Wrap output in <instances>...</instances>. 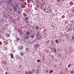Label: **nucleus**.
Masks as SVG:
<instances>
[{
	"label": "nucleus",
	"instance_id": "21",
	"mask_svg": "<svg viewBox=\"0 0 74 74\" xmlns=\"http://www.w3.org/2000/svg\"><path fill=\"white\" fill-rule=\"evenodd\" d=\"M65 17V16L64 15H63L62 16V17L63 18H64Z\"/></svg>",
	"mask_w": 74,
	"mask_h": 74
},
{
	"label": "nucleus",
	"instance_id": "7",
	"mask_svg": "<svg viewBox=\"0 0 74 74\" xmlns=\"http://www.w3.org/2000/svg\"><path fill=\"white\" fill-rule=\"evenodd\" d=\"M8 1L9 4H10V3H12V1H11V0H9Z\"/></svg>",
	"mask_w": 74,
	"mask_h": 74
},
{
	"label": "nucleus",
	"instance_id": "20",
	"mask_svg": "<svg viewBox=\"0 0 74 74\" xmlns=\"http://www.w3.org/2000/svg\"><path fill=\"white\" fill-rule=\"evenodd\" d=\"M74 73V72H73V71H71V73Z\"/></svg>",
	"mask_w": 74,
	"mask_h": 74
},
{
	"label": "nucleus",
	"instance_id": "13",
	"mask_svg": "<svg viewBox=\"0 0 74 74\" xmlns=\"http://www.w3.org/2000/svg\"><path fill=\"white\" fill-rule=\"evenodd\" d=\"M37 62H38L39 63H40V62H41V60H37Z\"/></svg>",
	"mask_w": 74,
	"mask_h": 74
},
{
	"label": "nucleus",
	"instance_id": "19",
	"mask_svg": "<svg viewBox=\"0 0 74 74\" xmlns=\"http://www.w3.org/2000/svg\"><path fill=\"white\" fill-rule=\"evenodd\" d=\"M55 42H58V41L57 40H55Z\"/></svg>",
	"mask_w": 74,
	"mask_h": 74
},
{
	"label": "nucleus",
	"instance_id": "6",
	"mask_svg": "<svg viewBox=\"0 0 74 74\" xmlns=\"http://www.w3.org/2000/svg\"><path fill=\"white\" fill-rule=\"evenodd\" d=\"M25 7V5L24 4H22L21 5V7L22 8H23Z\"/></svg>",
	"mask_w": 74,
	"mask_h": 74
},
{
	"label": "nucleus",
	"instance_id": "25",
	"mask_svg": "<svg viewBox=\"0 0 74 74\" xmlns=\"http://www.w3.org/2000/svg\"><path fill=\"white\" fill-rule=\"evenodd\" d=\"M48 70H46V73H48Z\"/></svg>",
	"mask_w": 74,
	"mask_h": 74
},
{
	"label": "nucleus",
	"instance_id": "18",
	"mask_svg": "<svg viewBox=\"0 0 74 74\" xmlns=\"http://www.w3.org/2000/svg\"><path fill=\"white\" fill-rule=\"evenodd\" d=\"M36 30L38 29V27L37 26L36 27Z\"/></svg>",
	"mask_w": 74,
	"mask_h": 74
},
{
	"label": "nucleus",
	"instance_id": "26",
	"mask_svg": "<svg viewBox=\"0 0 74 74\" xmlns=\"http://www.w3.org/2000/svg\"><path fill=\"white\" fill-rule=\"evenodd\" d=\"M47 42V43H49V41H48Z\"/></svg>",
	"mask_w": 74,
	"mask_h": 74
},
{
	"label": "nucleus",
	"instance_id": "34",
	"mask_svg": "<svg viewBox=\"0 0 74 74\" xmlns=\"http://www.w3.org/2000/svg\"><path fill=\"white\" fill-rule=\"evenodd\" d=\"M60 19H61V18H60Z\"/></svg>",
	"mask_w": 74,
	"mask_h": 74
},
{
	"label": "nucleus",
	"instance_id": "12",
	"mask_svg": "<svg viewBox=\"0 0 74 74\" xmlns=\"http://www.w3.org/2000/svg\"><path fill=\"white\" fill-rule=\"evenodd\" d=\"M72 66L71 64H69L68 65V68H70V66Z\"/></svg>",
	"mask_w": 74,
	"mask_h": 74
},
{
	"label": "nucleus",
	"instance_id": "5",
	"mask_svg": "<svg viewBox=\"0 0 74 74\" xmlns=\"http://www.w3.org/2000/svg\"><path fill=\"white\" fill-rule=\"evenodd\" d=\"M53 71V70H51L49 71V73L50 74H51V73H52Z\"/></svg>",
	"mask_w": 74,
	"mask_h": 74
},
{
	"label": "nucleus",
	"instance_id": "28",
	"mask_svg": "<svg viewBox=\"0 0 74 74\" xmlns=\"http://www.w3.org/2000/svg\"><path fill=\"white\" fill-rule=\"evenodd\" d=\"M73 12H74V9L73 10Z\"/></svg>",
	"mask_w": 74,
	"mask_h": 74
},
{
	"label": "nucleus",
	"instance_id": "29",
	"mask_svg": "<svg viewBox=\"0 0 74 74\" xmlns=\"http://www.w3.org/2000/svg\"><path fill=\"white\" fill-rule=\"evenodd\" d=\"M7 73H8L7 72H5V74H7Z\"/></svg>",
	"mask_w": 74,
	"mask_h": 74
},
{
	"label": "nucleus",
	"instance_id": "31",
	"mask_svg": "<svg viewBox=\"0 0 74 74\" xmlns=\"http://www.w3.org/2000/svg\"><path fill=\"white\" fill-rule=\"evenodd\" d=\"M71 15L72 16L73 15L72 14H71Z\"/></svg>",
	"mask_w": 74,
	"mask_h": 74
},
{
	"label": "nucleus",
	"instance_id": "17",
	"mask_svg": "<svg viewBox=\"0 0 74 74\" xmlns=\"http://www.w3.org/2000/svg\"><path fill=\"white\" fill-rule=\"evenodd\" d=\"M25 73L26 74H29V72H27V71L25 72Z\"/></svg>",
	"mask_w": 74,
	"mask_h": 74
},
{
	"label": "nucleus",
	"instance_id": "22",
	"mask_svg": "<svg viewBox=\"0 0 74 74\" xmlns=\"http://www.w3.org/2000/svg\"><path fill=\"white\" fill-rule=\"evenodd\" d=\"M58 2H59L60 1V0H56Z\"/></svg>",
	"mask_w": 74,
	"mask_h": 74
},
{
	"label": "nucleus",
	"instance_id": "9",
	"mask_svg": "<svg viewBox=\"0 0 74 74\" xmlns=\"http://www.w3.org/2000/svg\"><path fill=\"white\" fill-rule=\"evenodd\" d=\"M26 34L27 35H29V34H30V33L28 32H26Z\"/></svg>",
	"mask_w": 74,
	"mask_h": 74
},
{
	"label": "nucleus",
	"instance_id": "32",
	"mask_svg": "<svg viewBox=\"0 0 74 74\" xmlns=\"http://www.w3.org/2000/svg\"><path fill=\"white\" fill-rule=\"evenodd\" d=\"M27 38V37H26V38Z\"/></svg>",
	"mask_w": 74,
	"mask_h": 74
},
{
	"label": "nucleus",
	"instance_id": "3",
	"mask_svg": "<svg viewBox=\"0 0 74 74\" xmlns=\"http://www.w3.org/2000/svg\"><path fill=\"white\" fill-rule=\"evenodd\" d=\"M51 49H52L53 51H54V52H56V49H55V48H54L53 49L51 48Z\"/></svg>",
	"mask_w": 74,
	"mask_h": 74
},
{
	"label": "nucleus",
	"instance_id": "1",
	"mask_svg": "<svg viewBox=\"0 0 74 74\" xmlns=\"http://www.w3.org/2000/svg\"><path fill=\"white\" fill-rule=\"evenodd\" d=\"M18 7H19V5H14V11H18L17 10H18Z\"/></svg>",
	"mask_w": 74,
	"mask_h": 74
},
{
	"label": "nucleus",
	"instance_id": "4",
	"mask_svg": "<svg viewBox=\"0 0 74 74\" xmlns=\"http://www.w3.org/2000/svg\"><path fill=\"white\" fill-rule=\"evenodd\" d=\"M18 32H19L20 33H21L22 32V31L19 29H18Z\"/></svg>",
	"mask_w": 74,
	"mask_h": 74
},
{
	"label": "nucleus",
	"instance_id": "33",
	"mask_svg": "<svg viewBox=\"0 0 74 74\" xmlns=\"http://www.w3.org/2000/svg\"><path fill=\"white\" fill-rule=\"evenodd\" d=\"M51 11H52V10H51L50 11V12H51Z\"/></svg>",
	"mask_w": 74,
	"mask_h": 74
},
{
	"label": "nucleus",
	"instance_id": "23",
	"mask_svg": "<svg viewBox=\"0 0 74 74\" xmlns=\"http://www.w3.org/2000/svg\"><path fill=\"white\" fill-rule=\"evenodd\" d=\"M32 38H34V36H31Z\"/></svg>",
	"mask_w": 74,
	"mask_h": 74
},
{
	"label": "nucleus",
	"instance_id": "15",
	"mask_svg": "<svg viewBox=\"0 0 74 74\" xmlns=\"http://www.w3.org/2000/svg\"><path fill=\"white\" fill-rule=\"evenodd\" d=\"M73 3L72 2H70V5H73Z\"/></svg>",
	"mask_w": 74,
	"mask_h": 74
},
{
	"label": "nucleus",
	"instance_id": "14",
	"mask_svg": "<svg viewBox=\"0 0 74 74\" xmlns=\"http://www.w3.org/2000/svg\"><path fill=\"white\" fill-rule=\"evenodd\" d=\"M32 73H33V72L30 71L29 73V74H32Z\"/></svg>",
	"mask_w": 74,
	"mask_h": 74
},
{
	"label": "nucleus",
	"instance_id": "30",
	"mask_svg": "<svg viewBox=\"0 0 74 74\" xmlns=\"http://www.w3.org/2000/svg\"><path fill=\"white\" fill-rule=\"evenodd\" d=\"M47 12V13H48V12H47H47Z\"/></svg>",
	"mask_w": 74,
	"mask_h": 74
},
{
	"label": "nucleus",
	"instance_id": "2",
	"mask_svg": "<svg viewBox=\"0 0 74 74\" xmlns=\"http://www.w3.org/2000/svg\"><path fill=\"white\" fill-rule=\"evenodd\" d=\"M35 47L36 48H38V47H40V45L39 44H37L35 46Z\"/></svg>",
	"mask_w": 74,
	"mask_h": 74
},
{
	"label": "nucleus",
	"instance_id": "11",
	"mask_svg": "<svg viewBox=\"0 0 74 74\" xmlns=\"http://www.w3.org/2000/svg\"><path fill=\"white\" fill-rule=\"evenodd\" d=\"M11 58H13V54H12V53H11Z\"/></svg>",
	"mask_w": 74,
	"mask_h": 74
},
{
	"label": "nucleus",
	"instance_id": "24",
	"mask_svg": "<svg viewBox=\"0 0 74 74\" xmlns=\"http://www.w3.org/2000/svg\"><path fill=\"white\" fill-rule=\"evenodd\" d=\"M72 38H73V39H74V36H72Z\"/></svg>",
	"mask_w": 74,
	"mask_h": 74
},
{
	"label": "nucleus",
	"instance_id": "8",
	"mask_svg": "<svg viewBox=\"0 0 74 74\" xmlns=\"http://www.w3.org/2000/svg\"><path fill=\"white\" fill-rule=\"evenodd\" d=\"M25 21H28V18L27 17L25 18V20H24Z\"/></svg>",
	"mask_w": 74,
	"mask_h": 74
},
{
	"label": "nucleus",
	"instance_id": "16",
	"mask_svg": "<svg viewBox=\"0 0 74 74\" xmlns=\"http://www.w3.org/2000/svg\"><path fill=\"white\" fill-rule=\"evenodd\" d=\"M25 21V22L26 23H28V21H27V20Z\"/></svg>",
	"mask_w": 74,
	"mask_h": 74
},
{
	"label": "nucleus",
	"instance_id": "10",
	"mask_svg": "<svg viewBox=\"0 0 74 74\" xmlns=\"http://www.w3.org/2000/svg\"><path fill=\"white\" fill-rule=\"evenodd\" d=\"M20 55L21 56H23V52H21V53H20Z\"/></svg>",
	"mask_w": 74,
	"mask_h": 74
},
{
	"label": "nucleus",
	"instance_id": "27",
	"mask_svg": "<svg viewBox=\"0 0 74 74\" xmlns=\"http://www.w3.org/2000/svg\"><path fill=\"white\" fill-rule=\"evenodd\" d=\"M44 11H45V8H44Z\"/></svg>",
	"mask_w": 74,
	"mask_h": 74
}]
</instances>
